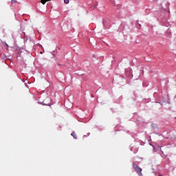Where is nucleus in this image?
I'll use <instances>...</instances> for the list:
<instances>
[{
    "mask_svg": "<svg viewBox=\"0 0 176 176\" xmlns=\"http://www.w3.org/2000/svg\"><path fill=\"white\" fill-rule=\"evenodd\" d=\"M132 166L133 167V169L135 170L136 173H138V174H139V176H143V175L142 174V168H140L137 164L133 163L132 164Z\"/></svg>",
    "mask_w": 176,
    "mask_h": 176,
    "instance_id": "1",
    "label": "nucleus"
},
{
    "mask_svg": "<svg viewBox=\"0 0 176 176\" xmlns=\"http://www.w3.org/2000/svg\"><path fill=\"white\" fill-rule=\"evenodd\" d=\"M16 2L17 1L16 0H12L11 1L12 4H14V3H16Z\"/></svg>",
    "mask_w": 176,
    "mask_h": 176,
    "instance_id": "5",
    "label": "nucleus"
},
{
    "mask_svg": "<svg viewBox=\"0 0 176 176\" xmlns=\"http://www.w3.org/2000/svg\"><path fill=\"white\" fill-rule=\"evenodd\" d=\"M159 176H163V175H159Z\"/></svg>",
    "mask_w": 176,
    "mask_h": 176,
    "instance_id": "7",
    "label": "nucleus"
},
{
    "mask_svg": "<svg viewBox=\"0 0 176 176\" xmlns=\"http://www.w3.org/2000/svg\"><path fill=\"white\" fill-rule=\"evenodd\" d=\"M45 105L50 106V104H45Z\"/></svg>",
    "mask_w": 176,
    "mask_h": 176,
    "instance_id": "6",
    "label": "nucleus"
},
{
    "mask_svg": "<svg viewBox=\"0 0 176 176\" xmlns=\"http://www.w3.org/2000/svg\"><path fill=\"white\" fill-rule=\"evenodd\" d=\"M51 0H41V3L43 5L46 4L47 1H50Z\"/></svg>",
    "mask_w": 176,
    "mask_h": 176,
    "instance_id": "3",
    "label": "nucleus"
},
{
    "mask_svg": "<svg viewBox=\"0 0 176 176\" xmlns=\"http://www.w3.org/2000/svg\"><path fill=\"white\" fill-rule=\"evenodd\" d=\"M71 136H72L73 138L74 139H78V137L76 136V133H75L74 131H73L72 133H71Z\"/></svg>",
    "mask_w": 176,
    "mask_h": 176,
    "instance_id": "2",
    "label": "nucleus"
},
{
    "mask_svg": "<svg viewBox=\"0 0 176 176\" xmlns=\"http://www.w3.org/2000/svg\"><path fill=\"white\" fill-rule=\"evenodd\" d=\"M63 2H64L65 4H68V3H69V0H63Z\"/></svg>",
    "mask_w": 176,
    "mask_h": 176,
    "instance_id": "4",
    "label": "nucleus"
}]
</instances>
